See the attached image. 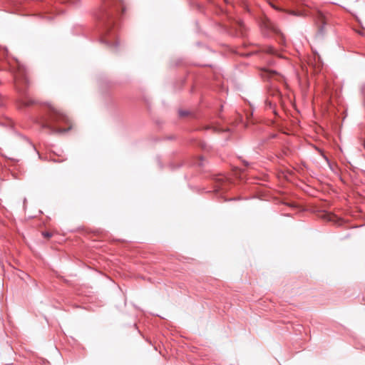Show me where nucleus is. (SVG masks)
<instances>
[{"mask_svg":"<svg viewBox=\"0 0 365 365\" xmlns=\"http://www.w3.org/2000/svg\"><path fill=\"white\" fill-rule=\"evenodd\" d=\"M103 6L97 18L99 21V41L116 49L118 45L117 37V23L115 16L125 11L123 0H103Z\"/></svg>","mask_w":365,"mask_h":365,"instance_id":"1","label":"nucleus"},{"mask_svg":"<svg viewBox=\"0 0 365 365\" xmlns=\"http://www.w3.org/2000/svg\"><path fill=\"white\" fill-rule=\"evenodd\" d=\"M47 116H41L36 120L41 128H48L51 133H65L71 129L69 118L53 106L47 105Z\"/></svg>","mask_w":365,"mask_h":365,"instance_id":"2","label":"nucleus"},{"mask_svg":"<svg viewBox=\"0 0 365 365\" xmlns=\"http://www.w3.org/2000/svg\"><path fill=\"white\" fill-rule=\"evenodd\" d=\"M266 52L272 55H275L277 53L276 49L272 46H268L266 48Z\"/></svg>","mask_w":365,"mask_h":365,"instance_id":"5","label":"nucleus"},{"mask_svg":"<svg viewBox=\"0 0 365 365\" xmlns=\"http://www.w3.org/2000/svg\"><path fill=\"white\" fill-rule=\"evenodd\" d=\"M363 93H364V95L365 96V91H364V88H363Z\"/></svg>","mask_w":365,"mask_h":365,"instance_id":"13","label":"nucleus"},{"mask_svg":"<svg viewBox=\"0 0 365 365\" xmlns=\"http://www.w3.org/2000/svg\"><path fill=\"white\" fill-rule=\"evenodd\" d=\"M16 66H11V71L14 75L16 88L22 95L21 106L27 107L35 103V101L26 94V88L29 85V81L24 66L19 61H16Z\"/></svg>","mask_w":365,"mask_h":365,"instance_id":"3","label":"nucleus"},{"mask_svg":"<svg viewBox=\"0 0 365 365\" xmlns=\"http://www.w3.org/2000/svg\"><path fill=\"white\" fill-rule=\"evenodd\" d=\"M2 53H4V55H6L7 53V50L4 48L2 50Z\"/></svg>","mask_w":365,"mask_h":365,"instance_id":"11","label":"nucleus"},{"mask_svg":"<svg viewBox=\"0 0 365 365\" xmlns=\"http://www.w3.org/2000/svg\"><path fill=\"white\" fill-rule=\"evenodd\" d=\"M289 14H292V15H294V16H299L300 15L299 13H297L296 11H290Z\"/></svg>","mask_w":365,"mask_h":365,"instance_id":"9","label":"nucleus"},{"mask_svg":"<svg viewBox=\"0 0 365 365\" xmlns=\"http://www.w3.org/2000/svg\"><path fill=\"white\" fill-rule=\"evenodd\" d=\"M202 160H203L202 158V157H200V160H199V161L197 163L198 166H202V165H203V164H202Z\"/></svg>","mask_w":365,"mask_h":365,"instance_id":"8","label":"nucleus"},{"mask_svg":"<svg viewBox=\"0 0 365 365\" xmlns=\"http://www.w3.org/2000/svg\"><path fill=\"white\" fill-rule=\"evenodd\" d=\"M244 163L245 164V165H248V163L247 162L244 161Z\"/></svg>","mask_w":365,"mask_h":365,"instance_id":"12","label":"nucleus"},{"mask_svg":"<svg viewBox=\"0 0 365 365\" xmlns=\"http://www.w3.org/2000/svg\"><path fill=\"white\" fill-rule=\"evenodd\" d=\"M188 114H189V112L187 110H179V115L180 117L187 116Z\"/></svg>","mask_w":365,"mask_h":365,"instance_id":"6","label":"nucleus"},{"mask_svg":"<svg viewBox=\"0 0 365 365\" xmlns=\"http://www.w3.org/2000/svg\"><path fill=\"white\" fill-rule=\"evenodd\" d=\"M43 235L46 237H51V234H50L49 232H45L43 233Z\"/></svg>","mask_w":365,"mask_h":365,"instance_id":"10","label":"nucleus"},{"mask_svg":"<svg viewBox=\"0 0 365 365\" xmlns=\"http://www.w3.org/2000/svg\"><path fill=\"white\" fill-rule=\"evenodd\" d=\"M316 23L318 25V34L323 36L325 33L324 26L327 24V19L322 12H317L316 16Z\"/></svg>","mask_w":365,"mask_h":365,"instance_id":"4","label":"nucleus"},{"mask_svg":"<svg viewBox=\"0 0 365 365\" xmlns=\"http://www.w3.org/2000/svg\"><path fill=\"white\" fill-rule=\"evenodd\" d=\"M240 26H242V23L240 22Z\"/></svg>","mask_w":365,"mask_h":365,"instance_id":"14","label":"nucleus"},{"mask_svg":"<svg viewBox=\"0 0 365 365\" xmlns=\"http://www.w3.org/2000/svg\"><path fill=\"white\" fill-rule=\"evenodd\" d=\"M198 143H199V145H200L202 149H204V150L207 149V145H206V143H204V142H201V141H200V142H199Z\"/></svg>","mask_w":365,"mask_h":365,"instance_id":"7","label":"nucleus"}]
</instances>
